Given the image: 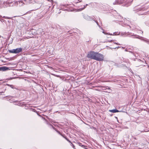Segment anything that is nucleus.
<instances>
[{
    "label": "nucleus",
    "mask_w": 149,
    "mask_h": 149,
    "mask_svg": "<svg viewBox=\"0 0 149 149\" xmlns=\"http://www.w3.org/2000/svg\"><path fill=\"white\" fill-rule=\"evenodd\" d=\"M66 140L68 141L69 143H71V142L67 138V139H66Z\"/></svg>",
    "instance_id": "7"
},
{
    "label": "nucleus",
    "mask_w": 149,
    "mask_h": 149,
    "mask_svg": "<svg viewBox=\"0 0 149 149\" xmlns=\"http://www.w3.org/2000/svg\"><path fill=\"white\" fill-rule=\"evenodd\" d=\"M148 131H149V130H148V131H147V132H148Z\"/></svg>",
    "instance_id": "14"
},
{
    "label": "nucleus",
    "mask_w": 149,
    "mask_h": 149,
    "mask_svg": "<svg viewBox=\"0 0 149 149\" xmlns=\"http://www.w3.org/2000/svg\"><path fill=\"white\" fill-rule=\"evenodd\" d=\"M71 143V146H72V147H73V148L74 149H76L75 148V146H74V145L73 143H72V142H71V143Z\"/></svg>",
    "instance_id": "5"
},
{
    "label": "nucleus",
    "mask_w": 149,
    "mask_h": 149,
    "mask_svg": "<svg viewBox=\"0 0 149 149\" xmlns=\"http://www.w3.org/2000/svg\"><path fill=\"white\" fill-rule=\"evenodd\" d=\"M79 1L80 2H81V0H79Z\"/></svg>",
    "instance_id": "13"
},
{
    "label": "nucleus",
    "mask_w": 149,
    "mask_h": 149,
    "mask_svg": "<svg viewBox=\"0 0 149 149\" xmlns=\"http://www.w3.org/2000/svg\"><path fill=\"white\" fill-rule=\"evenodd\" d=\"M63 136V137H64V138H65L66 139H67V138L66 137H65V136Z\"/></svg>",
    "instance_id": "10"
},
{
    "label": "nucleus",
    "mask_w": 149,
    "mask_h": 149,
    "mask_svg": "<svg viewBox=\"0 0 149 149\" xmlns=\"http://www.w3.org/2000/svg\"><path fill=\"white\" fill-rule=\"evenodd\" d=\"M109 111L110 112H112V113H113L118 112L119 111L117 109H113V110H109Z\"/></svg>",
    "instance_id": "3"
},
{
    "label": "nucleus",
    "mask_w": 149,
    "mask_h": 149,
    "mask_svg": "<svg viewBox=\"0 0 149 149\" xmlns=\"http://www.w3.org/2000/svg\"><path fill=\"white\" fill-rule=\"evenodd\" d=\"M96 90L97 91H100V90L99 89H96Z\"/></svg>",
    "instance_id": "11"
},
{
    "label": "nucleus",
    "mask_w": 149,
    "mask_h": 149,
    "mask_svg": "<svg viewBox=\"0 0 149 149\" xmlns=\"http://www.w3.org/2000/svg\"><path fill=\"white\" fill-rule=\"evenodd\" d=\"M66 140L68 141L69 143H71V142L67 138V139H66Z\"/></svg>",
    "instance_id": "8"
},
{
    "label": "nucleus",
    "mask_w": 149,
    "mask_h": 149,
    "mask_svg": "<svg viewBox=\"0 0 149 149\" xmlns=\"http://www.w3.org/2000/svg\"><path fill=\"white\" fill-rule=\"evenodd\" d=\"M115 44H116L117 45H120V44H118V43H117L116 42L114 43Z\"/></svg>",
    "instance_id": "9"
},
{
    "label": "nucleus",
    "mask_w": 149,
    "mask_h": 149,
    "mask_svg": "<svg viewBox=\"0 0 149 149\" xmlns=\"http://www.w3.org/2000/svg\"><path fill=\"white\" fill-rule=\"evenodd\" d=\"M87 57L88 58L99 61H102L104 59V56L103 54L93 51L89 52Z\"/></svg>",
    "instance_id": "1"
},
{
    "label": "nucleus",
    "mask_w": 149,
    "mask_h": 149,
    "mask_svg": "<svg viewBox=\"0 0 149 149\" xmlns=\"http://www.w3.org/2000/svg\"><path fill=\"white\" fill-rule=\"evenodd\" d=\"M86 6H85V5H84L83 6V7L81 8V10H83L84 9L86 8Z\"/></svg>",
    "instance_id": "6"
},
{
    "label": "nucleus",
    "mask_w": 149,
    "mask_h": 149,
    "mask_svg": "<svg viewBox=\"0 0 149 149\" xmlns=\"http://www.w3.org/2000/svg\"><path fill=\"white\" fill-rule=\"evenodd\" d=\"M113 40H111L110 41H109V42H112V41H113Z\"/></svg>",
    "instance_id": "12"
},
{
    "label": "nucleus",
    "mask_w": 149,
    "mask_h": 149,
    "mask_svg": "<svg viewBox=\"0 0 149 149\" xmlns=\"http://www.w3.org/2000/svg\"><path fill=\"white\" fill-rule=\"evenodd\" d=\"M1 70L3 71H5L8 70V68L5 67H3L1 68Z\"/></svg>",
    "instance_id": "4"
},
{
    "label": "nucleus",
    "mask_w": 149,
    "mask_h": 149,
    "mask_svg": "<svg viewBox=\"0 0 149 149\" xmlns=\"http://www.w3.org/2000/svg\"><path fill=\"white\" fill-rule=\"evenodd\" d=\"M22 49L21 48H19L15 49H13L9 51L10 53L14 54H17L22 52Z\"/></svg>",
    "instance_id": "2"
}]
</instances>
